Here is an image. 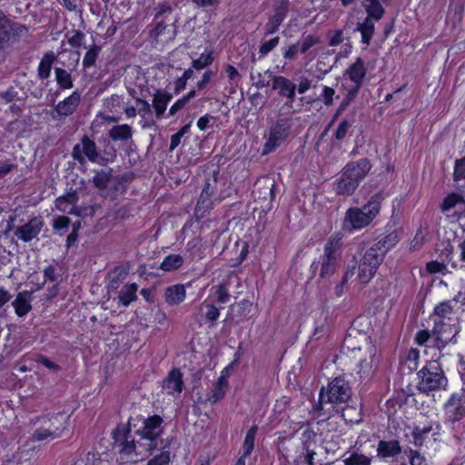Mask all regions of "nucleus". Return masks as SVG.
Segmentation results:
<instances>
[{
	"instance_id": "1",
	"label": "nucleus",
	"mask_w": 465,
	"mask_h": 465,
	"mask_svg": "<svg viewBox=\"0 0 465 465\" xmlns=\"http://www.w3.org/2000/svg\"><path fill=\"white\" fill-rule=\"evenodd\" d=\"M163 420L154 415L143 420L142 428L137 430L140 440L137 442H127L122 451L131 456V461L136 462L137 457L147 456L153 450L162 445L160 436L163 432Z\"/></svg>"
},
{
	"instance_id": "62",
	"label": "nucleus",
	"mask_w": 465,
	"mask_h": 465,
	"mask_svg": "<svg viewBox=\"0 0 465 465\" xmlns=\"http://www.w3.org/2000/svg\"><path fill=\"white\" fill-rule=\"evenodd\" d=\"M225 72H226L227 76L232 81H236V80L240 79V77H241L238 70L235 67H233L232 65L228 64L225 67Z\"/></svg>"
},
{
	"instance_id": "22",
	"label": "nucleus",
	"mask_w": 465,
	"mask_h": 465,
	"mask_svg": "<svg viewBox=\"0 0 465 465\" xmlns=\"http://www.w3.org/2000/svg\"><path fill=\"white\" fill-rule=\"evenodd\" d=\"M211 194L212 190L210 188V185L207 184L198 200V203L195 207V214L199 217H204L212 209H213V203L211 201Z\"/></svg>"
},
{
	"instance_id": "20",
	"label": "nucleus",
	"mask_w": 465,
	"mask_h": 465,
	"mask_svg": "<svg viewBox=\"0 0 465 465\" xmlns=\"http://www.w3.org/2000/svg\"><path fill=\"white\" fill-rule=\"evenodd\" d=\"M446 413L453 420H458L465 415V406L458 395L453 394L446 403Z\"/></svg>"
},
{
	"instance_id": "21",
	"label": "nucleus",
	"mask_w": 465,
	"mask_h": 465,
	"mask_svg": "<svg viewBox=\"0 0 465 465\" xmlns=\"http://www.w3.org/2000/svg\"><path fill=\"white\" fill-rule=\"evenodd\" d=\"M186 296V291L183 284H174L166 288L164 292L165 302L169 305H178L183 302Z\"/></svg>"
},
{
	"instance_id": "33",
	"label": "nucleus",
	"mask_w": 465,
	"mask_h": 465,
	"mask_svg": "<svg viewBox=\"0 0 465 465\" xmlns=\"http://www.w3.org/2000/svg\"><path fill=\"white\" fill-rule=\"evenodd\" d=\"M54 61V54L53 53L46 54L42 58L38 65V74L40 78L46 79L49 77Z\"/></svg>"
},
{
	"instance_id": "26",
	"label": "nucleus",
	"mask_w": 465,
	"mask_h": 465,
	"mask_svg": "<svg viewBox=\"0 0 465 465\" xmlns=\"http://www.w3.org/2000/svg\"><path fill=\"white\" fill-rule=\"evenodd\" d=\"M172 98L173 96L171 94L163 90H158L153 94L152 106L154 108L158 118H160L165 112L167 104Z\"/></svg>"
},
{
	"instance_id": "63",
	"label": "nucleus",
	"mask_w": 465,
	"mask_h": 465,
	"mask_svg": "<svg viewBox=\"0 0 465 465\" xmlns=\"http://www.w3.org/2000/svg\"><path fill=\"white\" fill-rule=\"evenodd\" d=\"M286 12L284 9H279L276 11L274 15L271 19V24H276V25H280L282 20L284 19Z\"/></svg>"
},
{
	"instance_id": "31",
	"label": "nucleus",
	"mask_w": 465,
	"mask_h": 465,
	"mask_svg": "<svg viewBox=\"0 0 465 465\" xmlns=\"http://www.w3.org/2000/svg\"><path fill=\"white\" fill-rule=\"evenodd\" d=\"M377 269L364 262H361L358 269L357 279L362 283H368L375 275Z\"/></svg>"
},
{
	"instance_id": "18",
	"label": "nucleus",
	"mask_w": 465,
	"mask_h": 465,
	"mask_svg": "<svg viewBox=\"0 0 465 465\" xmlns=\"http://www.w3.org/2000/svg\"><path fill=\"white\" fill-rule=\"evenodd\" d=\"M457 305V302L454 301H444L438 304L434 309V319L447 321L459 320L454 312V307Z\"/></svg>"
},
{
	"instance_id": "32",
	"label": "nucleus",
	"mask_w": 465,
	"mask_h": 465,
	"mask_svg": "<svg viewBox=\"0 0 465 465\" xmlns=\"http://www.w3.org/2000/svg\"><path fill=\"white\" fill-rule=\"evenodd\" d=\"M374 19L366 17V19L359 24L358 29L361 34L362 42L369 45L370 40L374 33Z\"/></svg>"
},
{
	"instance_id": "12",
	"label": "nucleus",
	"mask_w": 465,
	"mask_h": 465,
	"mask_svg": "<svg viewBox=\"0 0 465 465\" xmlns=\"http://www.w3.org/2000/svg\"><path fill=\"white\" fill-rule=\"evenodd\" d=\"M69 415L64 412H59L55 415L54 420L59 423V426H54V429L47 427L45 424L44 427L37 429L34 434V437L37 440H54L62 435L63 431L68 425Z\"/></svg>"
},
{
	"instance_id": "36",
	"label": "nucleus",
	"mask_w": 465,
	"mask_h": 465,
	"mask_svg": "<svg viewBox=\"0 0 465 465\" xmlns=\"http://www.w3.org/2000/svg\"><path fill=\"white\" fill-rule=\"evenodd\" d=\"M257 430L258 427L255 425L248 430L242 445V453H244V456H249L253 450Z\"/></svg>"
},
{
	"instance_id": "61",
	"label": "nucleus",
	"mask_w": 465,
	"mask_h": 465,
	"mask_svg": "<svg viewBox=\"0 0 465 465\" xmlns=\"http://www.w3.org/2000/svg\"><path fill=\"white\" fill-rule=\"evenodd\" d=\"M453 214H456L458 217L465 216V196L460 197Z\"/></svg>"
},
{
	"instance_id": "39",
	"label": "nucleus",
	"mask_w": 465,
	"mask_h": 465,
	"mask_svg": "<svg viewBox=\"0 0 465 465\" xmlns=\"http://www.w3.org/2000/svg\"><path fill=\"white\" fill-rule=\"evenodd\" d=\"M213 61V51L205 50L197 59L193 61V67L196 70H201L210 65Z\"/></svg>"
},
{
	"instance_id": "28",
	"label": "nucleus",
	"mask_w": 465,
	"mask_h": 465,
	"mask_svg": "<svg viewBox=\"0 0 465 465\" xmlns=\"http://www.w3.org/2000/svg\"><path fill=\"white\" fill-rule=\"evenodd\" d=\"M401 232L399 231H392L386 234L382 239L374 243L378 248L383 250L386 254L391 249H392L400 241Z\"/></svg>"
},
{
	"instance_id": "50",
	"label": "nucleus",
	"mask_w": 465,
	"mask_h": 465,
	"mask_svg": "<svg viewBox=\"0 0 465 465\" xmlns=\"http://www.w3.org/2000/svg\"><path fill=\"white\" fill-rule=\"evenodd\" d=\"M454 177L456 181L465 180V157L456 161L454 168Z\"/></svg>"
},
{
	"instance_id": "25",
	"label": "nucleus",
	"mask_w": 465,
	"mask_h": 465,
	"mask_svg": "<svg viewBox=\"0 0 465 465\" xmlns=\"http://www.w3.org/2000/svg\"><path fill=\"white\" fill-rule=\"evenodd\" d=\"M385 253L383 250L378 248L375 244H372L364 253L361 261L378 269L382 263Z\"/></svg>"
},
{
	"instance_id": "16",
	"label": "nucleus",
	"mask_w": 465,
	"mask_h": 465,
	"mask_svg": "<svg viewBox=\"0 0 465 465\" xmlns=\"http://www.w3.org/2000/svg\"><path fill=\"white\" fill-rule=\"evenodd\" d=\"M376 451L377 457L387 460L393 459L398 456L401 451V448L400 442L396 440H382L379 441Z\"/></svg>"
},
{
	"instance_id": "46",
	"label": "nucleus",
	"mask_w": 465,
	"mask_h": 465,
	"mask_svg": "<svg viewBox=\"0 0 465 465\" xmlns=\"http://www.w3.org/2000/svg\"><path fill=\"white\" fill-rule=\"evenodd\" d=\"M415 340L419 345H424L429 341H431L434 344V337L432 333L430 334L427 330L419 331L416 334Z\"/></svg>"
},
{
	"instance_id": "49",
	"label": "nucleus",
	"mask_w": 465,
	"mask_h": 465,
	"mask_svg": "<svg viewBox=\"0 0 465 465\" xmlns=\"http://www.w3.org/2000/svg\"><path fill=\"white\" fill-rule=\"evenodd\" d=\"M354 274L353 270H347L342 277V281L338 283L334 288V293L337 297H341L344 292V285L347 282L348 279L351 278Z\"/></svg>"
},
{
	"instance_id": "37",
	"label": "nucleus",
	"mask_w": 465,
	"mask_h": 465,
	"mask_svg": "<svg viewBox=\"0 0 465 465\" xmlns=\"http://www.w3.org/2000/svg\"><path fill=\"white\" fill-rule=\"evenodd\" d=\"M344 465H371V457L353 452L343 460Z\"/></svg>"
},
{
	"instance_id": "42",
	"label": "nucleus",
	"mask_w": 465,
	"mask_h": 465,
	"mask_svg": "<svg viewBox=\"0 0 465 465\" xmlns=\"http://www.w3.org/2000/svg\"><path fill=\"white\" fill-rule=\"evenodd\" d=\"M301 54H305L312 46L320 43V38L316 35H309L301 38L298 42Z\"/></svg>"
},
{
	"instance_id": "57",
	"label": "nucleus",
	"mask_w": 465,
	"mask_h": 465,
	"mask_svg": "<svg viewBox=\"0 0 465 465\" xmlns=\"http://www.w3.org/2000/svg\"><path fill=\"white\" fill-rule=\"evenodd\" d=\"M70 223L69 218L65 216H58L54 220L53 227L54 230L59 231L68 226Z\"/></svg>"
},
{
	"instance_id": "47",
	"label": "nucleus",
	"mask_w": 465,
	"mask_h": 465,
	"mask_svg": "<svg viewBox=\"0 0 465 465\" xmlns=\"http://www.w3.org/2000/svg\"><path fill=\"white\" fill-rule=\"evenodd\" d=\"M216 300L220 303H226L229 301L228 289L225 284H220L215 288Z\"/></svg>"
},
{
	"instance_id": "40",
	"label": "nucleus",
	"mask_w": 465,
	"mask_h": 465,
	"mask_svg": "<svg viewBox=\"0 0 465 465\" xmlns=\"http://www.w3.org/2000/svg\"><path fill=\"white\" fill-rule=\"evenodd\" d=\"M460 195L457 193H451L449 194L445 199L443 200L441 203V210L443 213H447L448 215H450L453 213L454 209L456 208V204L460 199Z\"/></svg>"
},
{
	"instance_id": "38",
	"label": "nucleus",
	"mask_w": 465,
	"mask_h": 465,
	"mask_svg": "<svg viewBox=\"0 0 465 465\" xmlns=\"http://www.w3.org/2000/svg\"><path fill=\"white\" fill-rule=\"evenodd\" d=\"M228 389V383H224L223 381H216L214 388L209 395V401L213 403H215L222 400Z\"/></svg>"
},
{
	"instance_id": "45",
	"label": "nucleus",
	"mask_w": 465,
	"mask_h": 465,
	"mask_svg": "<svg viewBox=\"0 0 465 465\" xmlns=\"http://www.w3.org/2000/svg\"><path fill=\"white\" fill-rule=\"evenodd\" d=\"M279 42H280V38L278 36H275V37L270 39L269 41L263 43L260 46L259 53L262 56L268 54L271 51H272L279 45Z\"/></svg>"
},
{
	"instance_id": "24",
	"label": "nucleus",
	"mask_w": 465,
	"mask_h": 465,
	"mask_svg": "<svg viewBox=\"0 0 465 465\" xmlns=\"http://www.w3.org/2000/svg\"><path fill=\"white\" fill-rule=\"evenodd\" d=\"M438 426L434 429L432 425H424L423 427H416L412 431L413 442L416 446H422L426 443L430 437H434L438 432L435 431Z\"/></svg>"
},
{
	"instance_id": "64",
	"label": "nucleus",
	"mask_w": 465,
	"mask_h": 465,
	"mask_svg": "<svg viewBox=\"0 0 465 465\" xmlns=\"http://www.w3.org/2000/svg\"><path fill=\"white\" fill-rule=\"evenodd\" d=\"M212 75L213 73L211 71H206L203 74L202 80L197 83V88L200 90L204 89L206 85L209 84Z\"/></svg>"
},
{
	"instance_id": "44",
	"label": "nucleus",
	"mask_w": 465,
	"mask_h": 465,
	"mask_svg": "<svg viewBox=\"0 0 465 465\" xmlns=\"http://www.w3.org/2000/svg\"><path fill=\"white\" fill-rule=\"evenodd\" d=\"M282 55L287 60H294L297 58L299 53H301L298 43L290 45L282 49Z\"/></svg>"
},
{
	"instance_id": "60",
	"label": "nucleus",
	"mask_w": 465,
	"mask_h": 465,
	"mask_svg": "<svg viewBox=\"0 0 465 465\" xmlns=\"http://www.w3.org/2000/svg\"><path fill=\"white\" fill-rule=\"evenodd\" d=\"M107 182H108V176L104 173H97L94 177V183L99 188L106 187Z\"/></svg>"
},
{
	"instance_id": "19",
	"label": "nucleus",
	"mask_w": 465,
	"mask_h": 465,
	"mask_svg": "<svg viewBox=\"0 0 465 465\" xmlns=\"http://www.w3.org/2000/svg\"><path fill=\"white\" fill-rule=\"evenodd\" d=\"M32 294L29 292H19L13 302V307L17 316L26 315L32 309Z\"/></svg>"
},
{
	"instance_id": "55",
	"label": "nucleus",
	"mask_w": 465,
	"mask_h": 465,
	"mask_svg": "<svg viewBox=\"0 0 465 465\" xmlns=\"http://www.w3.org/2000/svg\"><path fill=\"white\" fill-rule=\"evenodd\" d=\"M334 94H335V91L332 88L328 87V86H323L322 94H321V96L323 100V103L326 105H331L332 104Z\"/></svg>"
},
{
	"instance_id": "10",
	"label": "nucleus",
	"mask_w": 465,
	"mask_h": 465,
	"mask_svg": "<svg viewBox=\"0 0 465 465\" xmlns=\"http://www.w3.org/2000/svg\"><path fill=\"white\" fill-rule=\"evenodd\" d=\"M289 134V126L283 121L273 124L268 133L267 141L264 143L263 153H269L279 147Z\"/></svg>"
},
{
	"instance_id": "59",
	"label": "nucleus",
	"mask_w": 465,
	"mask_h": 465,
	"mask_svg": "<svg viewBox=\"0 0 465 465\" xmlns=\"http://www.w3.org/2000/svg\"><path fill=\"white\" fill-rule=\"evenodd\" d=\"M312 85V81L306 77H302L300 79V82L298 85H296V89L298 90V93L302 94L306 93Z\"/></svg>"
},
{
	"instance_id": "54",
	"label": "nucleus",
	"mask_w": 465,
	"mask_h": 465,
	"mask_svg": "<svg viewBox=\"0 0 465 465\" xmlns=\"http://www.w3.org/2000/svg\"><path fill=\"white\" fill-rule=\"evenodd\" d=\"M262 189H264L263 198L267 199L266 195L268 194L270 201H272L274 198V183L269 179H263Z\"/></svg>"
},
{
	"instance_id": "7",
	"label": "nucleus",
	"mask_w": 465,
	"mask_h": 465,
	"mask_svg": "<svg viewBox=\"0 0 465 465\" xmlns=\"http://www.w3.org/2000/svg\"><path fill=\"white\" fill-rule=\"evenodd\" d=\"M367 73V64L364 59L358 57L346 69L344 77L354 84V86L348 90L341 107L347 106L357 95L360 87Z\"/></svg>"
},
{
	"instance_id": "4",
	"label": "nucleus",
	"mask_w": 465,
	"mask_h": 465,
	"mask_svg": "<svg viewBox=\"0 0 465 465\" xmlns=\"http://www.w3.org/2000/svg\"><path fill=\"white\" fill-rule=\"evenodd\" d=\"M381 197L373 195L361 208L351 207L347 210L343 221L346 230H361L368 226L379 214Z\"/></svg>"
},
{
	"instance_id": "3",
	"label": "nucleus",
	"mask_w": 465,
	"mask_h": 465,
	"mask_svg": "<svg viewBox=\"0 0 465 465\" xmlns=\"http://www.w3.org/2000/svg\"><path fill=\"white\" fill-rule=\"evenodd\" d=\"M370 170L371 164L367 159L348 163L333 183L334 192L341 195L352 194Z\"/></svg>"
},
{
	"instance_id": "43",
	"label": "nucleus",
	"mask_w": 465,
	"mask_h": 465,
	"mask_svg": "<svg viewBox=\"0 0 465 465\" xmlns=\"http://www.w3.org/2000/svg\"><path fill=\"white\" fill-rule=\"evenodd\" d=\"M98 52L99 48L97 46H94L86 52L83 59L84 67H91L94 64L98 55Z\"/></svg>"
},
{
	"instance_id": "11",
	"label": "nucleus",
	"mask_w": 465,
	"mask_h": 465,
	"mask_svg": "<svg viewBox=\"0 0 465 465\" xmlns=\"http://www.w3.org/2000/svg\"><path fill=\"white\" fill-rule=\"evenodd\" d=\"M44 226L42 216L31 218L27 223L15 227L14 233L21 241L28 242L35 238L41 232Z\"/></svg>"
},
{
	"instance_id": "56",
	"label": "nucleus",
	"mask_w": 465,
	"mask_h": 465,
	"mask_svg": "<svg viewBox=\"0 0 465 465\" xmlns=\"http://www.w3.org/2000/svg\"><path fill=\"white\" fill-rule=\"evenodd\" d=\"M6 106L7 107L5 108L4 111H5V113L9 114L11 118L17 117L22 112V108H21L20 104H18L16 103H12Z\"/></svg>"
},
{
	"instance_id": "9",
	"label": "nucleus",
	"mask_w": 465,
	"mask_h": 465,
	"mask_svg": "<svg viewBox=\"0 0 465 465\" xmlns=\"http://www.w3.org/2000/svg\"><path fill=\"white\" fill-rule=\"evenodd\" d=\"M351 396L350 388L347 382L341 378H335L328 385L326 391L322 390L320 393L321 408H323L325 402L342 403L349 400Z\"/></svg>"
},
{
	"instance_id": "13",
	"label": "nucleus",
	"mask_w": 465,
	"mask_h": 465,
	"mask_svg": "<svg viewBox=\"0 0 465 465\" xmlns=\"http://www.w3.org/2000/svg\"><path fill=\"white\" fill-rule=\"evenodd\" d=\"M73 155L75 159L81 162L86 158L89 161L95 163L99 158L95 143L87 137H84L81 143L76 144L74 147Z\"/></svg>"
},
{
	"instance_id": "14",
	"label": "nucleus",
	"mask_w": 465,
	"mask_h": 465,
	"mask_svg": "<svg viewBox=\"0 0 465 465\" xmlns=\"http://www.w3.org/2000/svg\"><path fill=\"white\" fill-rule=\"evenodd\" d=\"M272 88L278 91L280 96L287 98L286 104L292 106L295 98L296 84L284 76H276L272 80Z\"/></svg>"
},
{
	"instance_id": "53",
	"label": "nucleus",
	"mask_w": 465,
	"mask_h": 465,
	"mask_svg": "<svg viewBox=\"0 0 465 465\" xmlns=\"http://www.w3.org/2000/svg\"><path fill=\"white\" fill-rule=\"evenodd\" d=\"M351 125V123L349 121L342 120L340 123V124H339V126H338V128H337V130L335 132V137L338 140L343 139L346 136V134L348 133V130L350 129Z\"/></svg>"
},
{
	"instance_id": "51",
	"label": "nucleus",
	"mask_w": 465,
	"mask_h": 465,
	"mask_svg": "<svg viewBox=\"0 0 465 465\" xmlns=\"http://www.w3.org/2000/svg\"><path fill=\"white\" fill-rule=\"evenodd\" d=\"M202 306L206 308L205 317L207 320L215 322L219 318V310L214 305L203 302Z\"/></svg>"
},
{
	"instance_id": "2",
	"label": "nucleus",
	"mask_w": 465,
	"mask_h": 465,
	"mask_svg": "<svg viewBox=\"0 0 465 465\" xmlns=\"http://www.w3.org/2000/svg\"><path fill=\"white\" fill-rule=\"evenodd\" d=\"M363 344L359 347L353 346V339L345 341L348 350L351 351L352 358L357 361L358 372L362 377H370L378 369L380 355L377 346L366 336H363Z\"/></svg>"
},
{
	"instance_id": "41",
	"label": "nucleus",
	"mask_w": 465,
	"mask_h": 465,
	"mask_svg": "<svg viewBox=\"0 0 465 465\" xmlns=\"http://www.w3.org/2000/svg\"><path fill=\"white\" fill-rule=\"evenodd\" d=\"M196 94L194 90L190 91L187 94L178 99L170 108L169 114L173 115L182 108H183L189 101L193 98Z\"/></svg>"
},
{
	"instance_id": "52",
	"label": "nucleus",
	"mask_w": 465,
	"mask_h": 465,
	"mask_svg": "<svg viewBox=\"0 0 465 465\" xmlns=\"http://www.w3.org/2000/svg\"><path fill=\"white\" fill-rule=\"evenodd\" d=\"M408 457L411 465H427L425 458L416 450H411L409 451Z\"/></svg>"
},
{
	"instance_id": "35",
	"label": "nucleus",
	"mask_w": 465,
	"mask_h": 465,
	"mask_svg": "<svg viewBox=\"0 0 465 465\" xmlns=\"http://www.w3.org/2000/svg\"><path fill=\"white\" fill-rule=\"evenodd\" d=\"M368 17L379 20L383 15V8L378 0H364L363 3Z\"/></svg>"
},
{
	"instance_id": "17",
	"label": "nucleus",
	"mask_w": 465,
	"mask_h": 465,
	"mask_svg": "<svg viewBox=\"0 0 465 465\" xmlns=\"http://www.w3.org/2000/svg\"><path fill=\"white\" fill-rule=\"evenodd\" d=\"M183 378L179 370L173 369L163 381V389L170 395H178L183 391Z\"/></svg>"
},
{
	"instance_id": "23",
	"label": "nucleus",
	"mask_w": 465,
	"mask_h": 465,
	"mask_svg": "<svg viewBox=\"0 0 465 465\" xmlns=\"http://www.w3.org/2000/svg\"><path fill=\"white\" fill-rule=\"evenodd\" d=\"M78 197L74 192L60 196L55 201V207L63 213H73L77 203Z\"/></svg>"
},
{
	"instance_id": "15",
	"label": "nucleus",
	"mask_w": 465,
	"mask_h": 465,
	"mask_svg": "<svg viewBox=\"0 0 465 465\" xmlns=\"http://www.w3.org/2000/svg\"><path fill=\"white\" fill-rule=\"evenodd\" d=\"M80 101L81 94L78 91H74L68 97L59 102L54 111L59 116L71 115L78 107Z\"/></svg>"
},
{
	"instance_id": "6",
	"label": "nucleus",
	"mask_w": 465,
	"mask_h": 465,
	"mask_svg": "<svg viewBox=\"0 0 465 465\" xmlns=\"http://www.w3.org/2000/svg\"><path fill=\"white\" fill-rule=\"evenodd\" d=\"M418 388L420 391L429 392L436 390H444L448 380L437 361H430L419 372Z\"/></svg>"
},
{
	"instance_id": "48",
	"label": "nucleus",
	"mask_w": 465,
	"mask_h": 465,
	"mask_svg": "<svg viewBox=\"0 0 465 465\" xmlns=\"http://www.w3.org/2000/svg\"><path fill=\"white\" fill-rule=\"evenodd\" d=\"M327 37L329 39V45L331 46H336L343 40L341 30H331L328 32Z\"/></svg>"
},
{
	"instance_id": "27",
	"label": "nucleus",
	"mask_w": 465,
	"mask_h": 465,
	"mask_svg": "<svg viewBox=\"0 0 465 465\" xmlns=\"http://www.w3.org/2000/svg\"><path fill=\"white\" fill-rule=\"evenodd\" d=\"M138 286L135 283H126L121 289L118 300L124 306L127 307L137 296Z\"/></svg>"
},
{
	"instance_id": "58",
	"label": "nucleus",
	"mask_w": 465,
	"mask_h": 465,
	"mask_svg": "<svg viewBox=\"0 0 465 465\" xmlns=\"http://www.w3.org/2000/svg\"><path fill=\"white\" fill-rule=\"evenodd\" d=\"M15 97L14 92L8 91L0 94V110H3L2 106H6L12 104Z\"/></svg>"
},
{
	"instance_id": "29",
	"label": "nucleus",
	"mask_w": 465,
	"mask_h": 465,
	"mask_svg": "<svg viewBox=\"0 0 465 465\" xmlns=\"http://www.w3.org/2000/svg\"><path fill=\"white\" fill-rule=\"evenodd\" d=\"M109 136L114 141H128L133 136V131L128 124L115 125L110 129Z\"/></svg>"
},
{
	"instance_id": "8",
	"label": "nucleus",
	"mask_w": 465,
	"mask_h": 465,
	"mask_svg": "<svg viewBox=\"0 0 465 465\" xmlns=\"http://www.w3.org/2000/svg\"><path fill=\"white\" fill-rule=\"evenodd\" d=\"M434 326L432 335L434 337V346L438 349L445 347L446 344L454 341L460 331L459 320H433Z\"/></svg>"
},
{
	"instance_id": "34",
	"label": "nucleus",
	"mask_w": 465,
	"mask_h": 465,
	"mask_svg": "<svg viewBox=\"0 0 465 465\" xmlns=\"http://www.w3.org/2000/svg\"><path fill=\"white\" fill-rule=\"evenodd\" d=\"M55 80L58 86L62 89H70L73 87L71 73L63 68H55Z\"/></svg>"
},
{
	"instance_id": "5",
	"label": "nucleus",
	"mask_w": 465,
	"mask_h": 465,
	"mask_svg": "<svg viewBox=\"0 0 465 465\" xmlns=\"http://www.w3.org/2000/svg\"><path fill=\"white\" fill-rule=\"evenodd\" d=\"M342 237L335 233L329 237L324 246V252L321 259L320 276L326 278L333 275L340 266L341 255Z\"/></svg>"
},
{
	"instance_id": "30",
	"label": "nucleus",
	"mask_w": 465,
	"mask_h": 465,
	"mask_svg": "<svg viewBox=\"0 0 465 465\" xmlns=\"http://www.w3.org/2000/svg\"><path fill=\"white\" fill-rule=\"evenodd\" d=\"M183 259L179 254H170L166 256L160 265V269L164 272H172L182 267Z\"/></svg>"
}]
</instances>
